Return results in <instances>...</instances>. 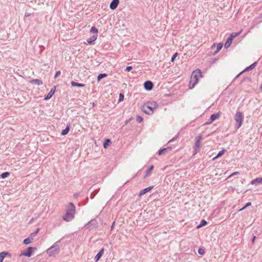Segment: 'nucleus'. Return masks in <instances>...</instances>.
I'll use <instances>...</instances> for the list:
<instances>
[{"instance_id":"nucleus-1","label":"nucleus","mask_w":262,"mask_h":262,"mask_svg":"<svg viewBox=\"0 0 262 262\" xmlns=\"http://www.w3.org/2000/svg\"><path fill=\"white\" fill-rule=\"evenodd\" d=\"M75 214V207L73 203H70L67 209L66 213L62 219L66 222H70L74 219Z\"/></svg>"},{"instance_id":"nucleus-2","label":"nucleus","mask_w":262,"mask_h":262,"mask_svg":"<svg viewBox=\"0 0 262 262\" xmlns=\"http://www.w3.org/2000/svg\"><path fill=\"white\" fill-rule=\"evenodd\" d=\"M158 107L157 103L155 102H148L145 103L141 107L142 111L146 114H152L154 110Z\"/></svg>"},{"instance_id":"nucleus-3","label":"nucleus","mask_w":262,"mask_h":262,"mask_svg":"<svg viewBox=\"0 0 262 262\" xmlns=\"http://www.w3.org/2000/svg\"><path fill=\"white\" fill-rule=\"evenodd\" d=\"M60 241L56 242L51 247L46 250V252L50 257L55 256L60 251Z\"/></svg>"},{"instance_id":"nucleus-4","label":"nucleus","mask_w":262,"mask_h":262,"mask_svg":"<svg viewBox=\"0 0 262 262\" xmlns=\"http://www.w3.org/2000/svg\"><path fill=\"white\" fill-rule=\"evenodd\" d=\"M201 74L202 73L200 70H196L192 72L189 85L190 89L193 88L194 85L198 83L199 77L202 76Z\"/></svg>"},{"instance_id":"nucleus-5","label":"nucleus","mask_w":262,"mask_h":262,"mask_svg":"<svg viewBox=\"0 0 262 262\" xmlns=\"http://www.w3.org/2000/svg\"><path fill=\"white\" fill-rule=\"evenodd\" d=\"M235 121L237 123L236 127L239 128L242 125L243 122V115L240 112H237L234 116Z\"/></svg>"},{"instance_id":"nucleus-6","label":"nucleus","mask_w":262,"mask_h":262,"mask_svg":"<svg viewBox=\"0 0 262 262\" xmlns=\"http://www.w3.org/2000/svg\"><path fill=\"white\" fill-rule=\"evenodd\" d=\"M201 140L202 136H199L195 138V142L194 147V150L195 151V154H196L200 150V147L201 145Z\"/></svg>"},{"instance_id":"nucleus-7","label":"nucleus","mask_w":262,"mask_h":262,"mask_svg":"<svg viewBox=\"0 0 262 262\" xmlns=\"http://www.w3.org/2000/svg\"><path fill=\"white\" fill-rule=\"evenodd\" d=\"M35 248H33L31 247H29L27 248V250L26 252H25L21 253V255L26 256L27 257H30L32 255V252L34 250H36Z\"/></svg>"},{"instance_id":"nucleus-8","label":"nucleus","mask_w":262,"mask_h":262,"mask_svg":"<svg viewBox=\"0 0 262 262\" xmlns=\"http://www.w3.org/2000/svg\"><path fill=\"white\" fill-rule=\"evenodd\" d=\"M144 88L147 91H150L153 88V84L150 81H146L144 84Z\"/></svg>"},{"instance_id":"nucleus-9","label":"nucleus","mask_w":262,"mask_h":262,"mask_svg":"<svg viewBox=\"0 0 262 262\" xmlns=\"http://www.w3.org/2000/svg\"><path fill=\"white\" fill-rule=\"evenodd\" d=\"M119 3V0H113L110 5V9L112 10L116 9L118 7Z\"/></svg>"},{"instance_id":"nucleus-10","label":"nucleus","mask_w":262,"mask_h":262,"mask_svg":"<svg viewBox=\"0 0 262 262\" xmlns=\"http://www.w3.org/2000/svg\"><path fill=\"white\" fill-rule=\"evenodd\" d=\"M251 184L252 185H257V184H262V177L261 178H256L255 179H253L251 182Z\"/></svg>"},{"instance_id":"nucleus-11","label":"nucleus","mask_w":262,"mask_h":262,"mask_svg":"<svg viewBox=\"0 0 262 262\" xmlns=\"http://www.w3.org/2000/svg\"><path fill=\"white\" fill-rule=\"evenodd\" d=\"M153 188V186H149V187H148L146 188H144L142 190H141L140 192H139V196H142L143 195V194H145L146 192L149 191L150 190L152 189V188Z\"/></svg>"},{"instance_id":"nucleus-12","label":"nucleus","mask_w":262,"mask_h":262,"mask_svg":"<svg viewBox=\"0 0 262 262\" xmlns=\"http://www.w3.org/2000/svg\"><path fill=\"white\" fill-rule=\"evenodd\" d=\"M104 252V249H101L100 251L98 253V254L95 256L94 259L95 261H97L99 260V259L101 258L102 255H103Z\"/></svg>"},{"instance_id":"nucleus-13","label":"nucleus","mask_w":262,"mask_h":262,"mask_svg":"<svg viewBox=\"0 0 262 262\" xmlns=\"http://www.w3.org/2000/svg\"><path fill=\"white\" fill-rule=\"evenodd\" d=\"M256 64H257V62H254L251 65L249 66L248 67H247L244 71L241 72V73H243L244 72H245L246 71H248L251 70L253 69L256 67Z\"/></svg>"},{"instance_id":"nucleus-14","label":"nucleus","mask_w":262,"mask_h":262,"mask_svg":"<svg viewBox=\"0 0 262 262\" xmlns=\"http://www.w3.org/2000/svg\"><path fill=\"white\" fill-rule=\"evenodd\" d=\"M55 91V89H52L50 90V91L49 92V93L47 94V95L46 96V97L44 99L46 100L50 99L52 97L53 94H54Z\"/></svg>"},{"instance_id":"nucleus-15","label":"nucleus","mask_w":262,"mask_h":262,"mask_svg":"<svg viewBox=\"0 0 262 262\" xmlns=\"http://www.w3.org/2000/svg\"><path fill=\"white\" fill-rule=\"evenodd\" d=\"M97 36H98L97 34L93 35L92 36L90 37L89 38H88L87 39V42L89 43H92L93 42H94L95 40H96V39L97 38Z\"/></svg>"},{"instance_id":"nucleus-16","label":"nucleus","mask_w":262,"mask_h":262,"mask_svg":"<svg viewBox=\"0 0 262 262\" xmlns=\"http://www.w3.org/2000/svg\"><path fill=\"white\" fill-rule=\"evenodd\" d=\"M219 117L220 115L218 113L212 114L210 117V122L209 123L212 122L213 121L217 119Z\"/></svg>"},{"instance_id":"nucleus-17","label":"nucleus","mask_w":262,"mask_h":262,"mask_svg":"<svg viewBox=\"0 0 262 262\" xmlns=\"http://www.w3.org/2000/svg\"><path fill=\"white\" fill-rule=\"evenodd\" d=\"M30 82L32 84H35L38 85H41L42 84V81L37 79H33Z\"/></svg>"},{"instance_id":"nucleus-18","label":"nucleus","mask_w":262,"mask_h":262,"mask_svg":"<svg viewBox=\"0 0 262 262\" xmlns=\"http://www.w3.org/2000/svg\"><path fill=\"white\" fill-rule=\"evenodd\" d=\"M69 130H70V124H68V125H67L66 128L62 130L61 133V135H62V136L66 135L69 132Z\"/></svg>"},{"instance_id":"nucleus-19","label":"nucleus","mask_w":262,"mask_h":262,"mask_svg":"<svg viewBox=\"0 0 262 262\" xmlns=\"http://www.w3.org/2000/svg\"><path fill=\"white\" fill-rule=\"evenodd\" d=\"M153 169H154V166L151 165L150 167H149V168L146 171V173H145V175L144 176V178H146V177H148V176H149L150 174L151 171L153 170Z\"/></svg>"},{"instance_id":"nucleus-20","label":"nucleus","mask_w":262,"mask_h":262,"mask_svg":"<svg viewBox=\"0 0 262 262\" xmlns=\"http://www.w3.org/2000/svg\"><path fill=\"white\" fill-rule=\"evenodd\" d=\"M8 255H9L8 252H2L0 253V262H3L5 256Z\"/></svg>"},{"instance_id":"nucleus-21","label":"nucleus","mask_w":262,"mask_h":262,"mask_svg":"<svg viewBox=\"0 0 262 262\" xmlns=\"http://www.w3.org/2000/svg\"><path fill=\"white\" fill-rule=\"evenodd\" d=\"M33 239V238L31 237V236L29 237L24 240L23 243L25 245H28L32 242V241Z\"/></svg>"},{"instance_id":"nucleus-22","label":"nucleus","mask_w":262,"mask_h":262,"mask_svg":"<svg viewBox=\"0 0 262 262\" xmlns=\"http://www.w3.org/2000/svg\"><path fill=\"white\" fill-rule=\"evenodd\" d=\"M241 32H242V31H241L237 33H233L230 34L229 38L232 40L236 36L239 35L241 33Z\"/></svg>"},{"instance_id":"nucleus-23","label":"nucleus","mask_w":262,"mask_h":262,"mask_svg":"<svg viewBox=\"0 0 262 262\" xmlns=\"http://www.w3.org/2000/svg\"><path fill=\"white\" fill-rule=\"evenodd\" d=\"M71 83L73 86L83 87L84 86L83 84L77 83L74 81H72Z\"/></svg>"},{"instance_id":"nucleus-24","label":"nucleus","mask_w":262,"mask_h":262,"mask_svg":"<svg viewBox=\"0 0 262 262\" xmlns=\"http://www.w3.org/2000/svg\"><path fill=\"white\" fill-rule=\"evenodd\" d=\"M232 40H231L230 39H229L228 38L227 40L226 41V42L225 43V48L226 49L229 48L232 43Z\"/></svg>"},{"instance_id":"nucleus-25","label":"nucleus","mask_w":262,"mask_h":262,"mask_svg":"<svg viewBox=\"0 0 262 262\" xmlns=\"http://www.w3.org/2000/svg\"><path fill=\"white\" fill-rule=\"evenodd\" d=\"M226 151V149H223L222 150H221L220 151H219V152L217 154V156H215L214 158H213V160L221 157V156H222L225 151Z\"/></svg>"},{"instance_id":"nucleus-26","label":"nucleus","mask_w":262,"mask_h":262,"mask_svg":"<svg viewBox=\"0 0 262 262\" xmlns=\"http://www.w3.org/2000/svg\"><path fill=\"white\" fill-rule=\"evenodd\" d=\"M111 143V141L110 139H106L103 143V146L105 148H106L108 145Z\"/></svg>"},{"instance_id":"nucleus-27","label":"nucleus","mask_w":262,"mask_h":262,"mask_svg":"<svg viewBox=\"0 0 262 262\" xmlns=\"http://www.w3.org/2000/svg\"><path fill=\"white\" fill-rule=\"evenodd\" d=\"M223 47V44L222 43H219L216 46V51L215 52V53H218L222 48Z\"/></svg>"},{"instance_id":"nucleus-28","label":"nucleus","mask_w":262,"mask_h":262,"mask_svg":"<svg viewBox=\"0 0 262 262\" xmlns=\"http://www.w3.org/2000/svg\"><path fill=\"white\" fill-rule=\"evenodd\" d=\"M107 76L106 74L103 73V74H100L97 77V80L100 81L101 79Z\"/></svg>"},{"instance_id":"nucleus-29","label":"nucleus","mask_w":262,"mask_h":262,"mask_svg":"<svg viewBox=\"0 0 262 262\" xmlns=\"http://www.w3.org/2000/svg\"><path fill=\"white\" fill-rule=\"evenodd\" d=\"M90 31L91 33H93L95 34H97L98 29L95 27H92Z\"/></svg>"},{"instance_id":"nucleus-30","label":"nucleus","mask_w":262,"mask_h":262,"mask_svg":"<svg viewBox=\"0 0 262 262\" xmlns=\"http://www.w3.org/2000/svg\"><path fill=\"white\" fill-rule=\"evenodd\" d=\"M9 175H10L9 172H5L2 173L1 174V177L2 178L5 179V178H6L7 177H8Z\"/></svg>"},{"instance_id":"nucleus-31","label":"nucleus","mask_w":262,"mask_h":262,"mask_svg":"<svg viewBox=\"0 0 262 262\" xmlns=\"http://www.w3.org/2000/svg\"><path fill=\"white\" fill-rule=\"evenodd\" d=\"M207 224V222L204 220H202L200 224L197 227L198 228H201Z\"/></svg>"},{"instance_id":"nucleus-32","label":"nucleus","mask_w":262,"mask_h":262,"mask_svg":"<svg viewBox=\"0 0 262 262\" xmlns=\"http://www.w3.org/2000/svg\"><path fill=\"white\" fill-rule=\"evenodd\" d=\"M39 231V228L36 229V230L34 232L31 234L30 236L33 238V237L36 235V234L38 233Z\"/></svg>"},{"instance_id":"nucleus-33","label":"nucleus","mask_w":262,"mask_h":262,"mask_svg":"<svg viewBox=\"0 0 262 262\" xmlns=\"http://www.w3.org/2000/svg\"><path fill=\"white\" fill-rule=\"evenodd\" d=\"M136 120H137V121H138V122L140 123V122H141L143 121V118L141 116H137Z\"/></svg>"},{"instance_id":"nucleus-34","label":"nucleus","mask_w":262,"mask_h":262,"mask_svg":"<svg viewBox=\"0 0 262 262\" xmlns=\"http://www.w3.org/2000/svg\"><path fill=\"white\" fill-rule=\"evenodd\" d=\"M198 253L201 255H203L205 253V251L202 248H199V249L198 250Z\"/></svg>"},{"instance_id":"nucleus-35","label":"nucleus","mask_w":262,"mask_h":262,"mask_svg":"<svg viewBox=\"0 0 262 262\" xmlns=\"http://www.w3.org/2000/svg\"><path fill=\"white\" fill-rule=\"evenodd\" d=\"M167 148H163V149H161L159 150V152H158V154H159V155H162V153L163 152V151H164L166 150H167Z\"/></svg>"},{"instance_id":"nucleus-36","label":"nucleus","mask_w":262,"mask_h":262,"mask_svg":"<svg viewBox=\"0 0 262 262\" xmlns=\"http://www.w3.org/2000/svg\"><path fill=\"white\" fill-rule=\"evenodd\" d=\"M123 99H124V95L122 93H120L119 94V101H123Z\"/></svg>"},{"instance_id":"nucleus-37","label":"nucleus","mask_w":262,"mask_h":262,"mask_svg":"<svg viewBox=\"0 0 262 262\" xmlns=\"http://www.w3.org/2000/svg\"><path fill=\"white\" fill-rule=\"evenodd\" d=\"M178 55V53H176L174 54V55H173L172 57L171 58V61L172 62L174 61L175 58L177 57Z\"/></svg>"},{"instance_id":"nucleus-38","label":"nucleus","mask_w":262,"mask_h":262,"mask_svg":"<svg viewBox=\"0 0 262 262\" xmlns=\"http://www.w3.org/2000/svg\"><path fill=\"white\" fill-rule=\"evenodd\" d=\"M61 74V72L60 71H58L57 72H56L55 75V76H54V78H56L58 76H59Z\"/></svg>"},{"instance_id":"nucleus-39","label":"nucleus","mask_w":262,"mask_h":262,"mask_svg":"<svg viewBox=\"0 0 262 262\" xmlns=\"http://www.w3.org/2000/svg\"><path fill=\"white\" fill-rule=\"evenodd\" d=\"M133 69L132 66H128L126 68V70L127 71H130Z\"/></svg>"},{"instance_id":"nucleus-40","label":"nucleus","mask_w":262,"mask_h":262,"mask_svg":"<svg viewBox=\"0 0 262 262\" xmlns=\"http://www.w3.org/2000/svg\"><path fill=\"white\" fill-rule=\"evenodd\" d=\"M239 174L238 172H234L232 173V174H231L229 176V177H228V178L231 177H232V176L236 175V174Z\"/></svg>"},{"instance_id":"nucleus-41","label":"nucleus","mask_w":262,"mask_h":262,"mask_svg":"<svg viewBox=\"0 0 262 262\" xmlns=\"http://www.w3.org/2000/svg\"><path fill=\"white\" fill-rule=\"evenodd\" d=\"M251 205V203L250 202H248L247 203L246 205H245V207H246V208L249 206H250Z\"/></svg>"},{"instance_id":"nucleus-42","label":"nucleus","mask_w":262,"mask_h":262,"mask_svg":"<svg viewBox=\"0 0 262 262\" xmlns=\"http://www.w3.org/2000/svg\"><path fill=\"white\" fill-rule=\"evenodd\" d=\"M245 208H246V207H245V206L243 207V208H242L241 209H240L239 210V211H242V210H244Z\"/></svg>"},{"instance_id":"nucleus-43","label":"nucleus","mask_w":262,"mask_h":262,"mask_svg":"<svg viewBox=\"0 0 262 262\" xmlns=\"http://www.w3.org/2000/svg\"><path fill=\"white\" fill-rule=\"evenodd\" d=\"M30 15V14H28V13H26V14H25V16H26V17H28V16H29Z\"/></svg>"},{"instance_id":"nucleus-44","label":"nucleus","mask_w":262,"mask_h":262,"mask_svg":"<svg viewBox=\"0 0 262 262\" xmlns=\"http://www.w3.org/2000/svg\"><path fill=\"white\" fill-rule=\"evenodd\" d=\"M242 74V73H240L239 74H238V75L235 77V78H237L238 77H239V75H240L241 74Z\"/></svg>"},{"instance_id":"nucleus-45","label":"nucleus","mask_w":262,"mask_h":262,"mask_svg":"<svg viewBox=\"0 0 262 262\" xmlns=\"http://www.w3.org/2000/svg\"><path fill=\"white\" fill-rule=\"evenodd\" d=\"M255 236H254V237H253V239H252V242L253 243H254V239H255Z\"/></svg>"},{"instance_id":"nucleus-46","label":"nucleus","mask_w":262,"mask_h":262,"mask_svg":"<svg viewBox=\"0 0 262 262\" xmlns=\"http://www.w3.org/2000/svg\"><path fill=\"white\" fill-rule=\"evenodd\" d=\"M114 224H115V222H113V223L112 224V225L111 226L112 229L113 228Z\"/></svg>"},{"instance_id":"nucleus-47","label":"nucleus","mask_w":262,"mask_h":262,"mask_svg":"<svg viewBox=\"0 0 262 262\" xmlns=\"http://www.w3.org/2000/svg\"><path fill=\"white\" fill-rule=\"evenodd\" d=\"M215 44H213V45L212 46V47H211V49L214 48L215 47Z\"/></svg>"},{"instance_id":"nucleus-48","label":"nucleus","mask_w":262,"mask_h":262,"mask_svg":"<svg viewBox=\"0 0 262 262\" xmlns=\"http://www.w3.org/2000/svg\"><path fill=\"white\" fill-rule=\"evenodd\" d=\"M127 123H128V121H126L125 123L127 124Z\"/></svg>"}]
</instances>
